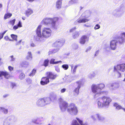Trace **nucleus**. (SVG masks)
I'll return each instance as SVG.
<instances>
[{"instance_id":"f257e3e1","label":"nucleus","mask_w":125,"mask_h":125,"mask_svg":"<svg viewBox=\"0 0 125 125\" xmlns=\"http://www.w3.org/2000/svg\"><path fill=\"white\" fill-rule=\"evenodd\" d=\"M42 26L39 25L35 31L36 35L34 36V39L37 41L43 42L51 35L52 31L49 27H44L41 30Z\"/></svg>"},{"instance_id":"f03ea898","label":"nucleus","mask_w":125,"mask_h":125,"mask_svg":"<svg viewBox=\"0 0 125 125\" xmlns=\"http://www.w3.org/2000/svg\"><path fill=\"white\" fill-rule=\"evenodd\" d=\"M125 43V32L120 34V36L118 37L116 40H113L110 42V47L112 50H115L116 48L117 44L121 45H123Z\"/></svg>"},{"instance_id":"7ed1b4c3","label":"nucleus","mask_w":125,"mask_h":125,"mask_svg":"<svg viewBox=\"0 0 125 125\" xmlns=\"http://www.w3.org/2000/svg\"><path fill=\"white\" fill-rule=\"evenodd\" d=\"M105 87L104 84L101 83L97 84H93L92 85L91 88L92 92L94 94V97L96 98L101 95L105 94H106L107 93L106 92L102 91V90Z\"/></svg>"},{"instance_id":"20e7f679","label":"nucleus","mask_w":125,"mask_h":125,"mask_svg":"<svg viewBox=\"0 0 125 125\" xmlns=\"http://www.w3.org/2000/svg\"><path fill=\"white\" fill-rule=\"evenodd\" d=\"M97 100L98 107L100 108L104 107H108L112 101L110 98L105 96L99 97Z\"/></svg>"},{"instance_id":"39448f33","label":"nucleus","mask_w":125,"mask_h":125,"mask_svg":"<svg viewBox=\"0 0 125 125\" xmlns=\"http://www.w3.org/2000/svg\"><path fill=\"white\" fill-rule=\"evenodd\" d=\"M58 18L57 17L53 18H44L41 22L45 25H50L52 28L54 29H57L58 26L56 23L58 21Z\"/></svg>"},{"instance_id":"423d86ee","label":"nucleus","mask_w":125,"mask_h":125,"mask_svg":"<svg viewBox=\"0 0 125 125\" xmlns=\"http://www.w3.org/2000/svg\"><path fill=\"white\" fill-rule=\"evenodd\" d=\"M51 99L49 97H44L38 99L36 102L37 105L39 107H42L50 104Z\"/></svg>"},{"instance_id":"0eeeda50","label":"nucleus","mask_w":125,"mask_h":125,"mask_svg":"<svg viewBox=\"0 0 125 125\" xmlns=\"http://www.w3.org/2000/svg\"><path fill=\"white\" fill-rule=\"evenodd\" d=\"M91 13V12L89 10L85 11L82 15V17L83 18H80L75 22V23L77 24V22L79 23H85L88 21L89 20L87 18L90 16Z\"/></svg>"},{"instance_id":"6e6552de","label":"nucleus","mask_w":125,"mask_h":125,"mask_svg":"<svg viewBox=\"0 0 125 125\" xmlns=\"http://www.w3.org/2000/svg\"><path fill=\"white\" fill-rule=\"evenodd\" d=\"M67 112L71 115H77L78 110L75 104L73 103L70 104L67 108Z\"/></svg>"},{"instance_id":"1a4fd4ad","label":"nucleus","mask_w":125,"mask_h":125,"mask_svg":"<svg viewBox=\"0 0 125 125\" xmlns=\"http://www.w3.org/2000/svg\"><path fill=\"white\" fill-rule=\"evenodd\" d=\"M125 7L122 4L119 8L116 9L112 12V14L116 17L121 16L125 11Z\"/></svg>"},{"instance_id":"9d476101","label":"nucleus","mask_w":125,"mask_h":125,"mask_svg":"<svg viewBox=\"0 0 125 125\" xmlns=\"http://www.w3.org/2000/svg\"><path fill=\"white\" fill-rule=\"evenodd\" d=\"M91 118L94 121H96L97 118L98 120L101 122H103L105 119V118L102 116L100 114L97 113L94 115H92Z\"/></svg>"},{"instance_id":"9b49d317","label":"nucleus","mask_w":125,"mask_h":125,"mask_svg":"<svg viewBox=\"0 0 125 125\" xmlns=\"http://www.w3.org/2000/svg\"><path fill=\"white\" fill-rule=\"evenodd\" d=\"M59 101L60 102L59 106L60 109L62 112L65 111L67 109L69 105L68 103L63 101V99L61 98H60Z\"/></svg>"},{"instance_id":"f8f14e48","label":"nucleus","mask_w":125,"mask_h":125,"mask_svg":"<svg viewBox=\"0 0 125 125\" xmlns=\"http://www.w3.org/2000/svg\"><path fill=\"white\" fill-rule=\"evenodd\" d=\"M65 41L62 39H60L56 40L52 44V46L56 48H60L64 44Z\"/></svg>"},{"instance_id":"ddd939ff","label":"nucleus","mask_w":125,"mask_h":125,"mask_svg":"<svg viewBox=\"0 0 125 125\" xmlns=\"http://www.w3.org/2000/svg\"><path fill=\"white\" fill-rule=\"evenodd\" d=\"M84 82V79H81L79 81L76 82V85L77 86V87L75 88L74 90V92L76 93V95H78L79 94V91L81 87V85Z\"/></svg>"},{"instance_id":"4468645a","label":"nucleus","mask_w":125,"mask_h":125,"mask_svg":"<svg viewBox=\"0 0 125 125\" xmlns=\"http://www.w3.org/2000/svg\"><path fill=\"white\" fill-rule=\"evenodd\" d=\"M114 71H116L117 70L124 72L125 70V64H121L114 66Z\"/></svg>"},{"instance_id":"2eb2a0df","label":"nucleus","mask_w":125,"mask_h":125,"mask_svg":"<svg viewBox=\"0 0 125 125\" xmlns=\"http://www.w3.org/2000/svg\"><path fill=\"white\" fill-rule=\"evenodd\" d=\"M108 86L110 87H111V89L113 90H115L118 88L120 86L119 83H110Z\"/></svg>"},{"instance_id":"dca6fc26","label":"nucleus","mask_w":125,"mask_h":125,"mask_svg":"<svg viewBox=\"0 0 125 125\" xmlns=\"http://www.w3.org/2000/svg\"><path fill=\"white\" fill-rule=\"evenodd\" d=\"M76 119L79 123L76 120L73 119L72 120L71 125H82V121L77 117Z\"/></svg>"},{"instance_id":"f3484780","label":"nucleus","mask_w":125,"mask_h":125,"mask_svg":"<svg viewBox=\"0 0 125 125\" xmlns=\"http://www.w3.org/2000/svg\"><path fill=\"white\" fill-rule=\"evenodd\" d=\"M89 38L87 37L86 35H83L80 39L79 42L81 44H84L86 41H88Z\"/></svg>"},{"instance_id":"a211bd4d","label":"nucleus","mask_w":125,"mask_h":125,"mask_svg":"<svg viewBox=\"0 0 125 125\" xmlns=\"http://www.w3.org/2000/svg\"><path fill=\"white\" fill-rule=\"evenodd\" d=\"M49 78L47 76L46 77H42L41 79L40 83L42 85H44L47 84L49 83Z\"/></svg>"},{"instance_id":"6ab92c4d","label":"nucleus","mask_w":125,"mask_h":125,"mask_svg":"<svg viewBox=\"0 0 125 125\" xmlns=\"http://www.w3.org/2000/svg\"><path fill=\"white\" fill-rule=\"evenodd\" d=\"M4 76L5 78L7 79L9 78L10 77V75L9 73L6 71H0V77L1 76Z\"/></svg>"},{"instance_id":"aec40b11","label":"nucleus","mask_w":125,"mask_h":125,"mask_svg":"<svg viewBox=\"0 0 125 125\" xmlns=\"http://www.w3.org/2000/svg\"><path fill=\"white\" fill-rule=\"evenodd\" d=\"M47 76L51 79H54L56 78L57 75L56 74H54L50 72H48L47 73Z\"/></svg>"},{"instance_id":"412c9836","label":"nucleus","mask_w":125,"mask_h":125,"mask_svg":"<svg viewBox=\"0 0 125 125\" xmlns=\"http://www.w3.org/2000/svg\"><path fill=\"white\" fill-rule=\"evenodd\" d=\"M63 79L66 83H70L72 81L71 77L68 76H65L64 78H63Z\"/></svg>"},{"instance_id":"4be33fe9","label":"nucleus","mask_w":125,"mask_h":125,"mask_svg":"<svg viewBox=\"0 0 125 125\" xmlns=\"http://www.w3.org/2000/svg\"><path fill=\"white\" fill-rule=\"evenodd\" d=\"M33 12L32 10L31 9H28L25 11V15L27 17H28Z\"/></svg>"},{"instance_id":"5701e85b","label":"nucleus","mask_w":125,"mask_h":125,"mask_svg":"<svg viewBox=\"0 0 125 125\" xmlns=\"http://www.w3.org/2000/svg\"><path fill=\"white\" fill-rule=\"evenodd\" d=\"M62 0H58L56 2V7L57 9H59L61 8Z\"/></svg>"},{"instance_id":"b1692460","label":"nucleus","mask_w":125,"mask_h":125,"mask_svg":"<svg viewBox=\"0 0 125 125\" xmlns=\"http://www.w3.org/2000/svg\"><path fill=\"white\" fill-rule=\"evenodd\" d=\"M6 119L9 122L10 121L15 122L16 120V118L13 115H11L7 117Z\"/></svg>"},{"instance_id":"393cba45","label":"nucleus","mask_w":125,"mask_h":125,"mask_svg":"<svg viewBox=\"0 0 125 125\" xmlns=\"http://www.w3.org/2000/svg\"><path fill=\"white\" fill-rule=\"evenodd\" d=\"M114 106L115 107V109L117 110H119L120 109H122L123 108L118 103H115L114 104Z\"/></svg>"},{"instance_id":"a878e982","label":"nucleus","mask_w":125,"mask_h":125,"mask_svg":"<svg viewBox=\"0 0 125 125\" xmlns=\"http://www.w3.org/2000/svg\"><path fill=\"white\" fill-rule=\"evenodd\" d=\"M29 65L28 62L26 61H24L21 62L20 64V65L22 67H26Z\"/></svg>"},{"instance_id":"bb28decb","label":"nucleus","mask_w":125,"mask_h":125,"mask_svg":"<svg viewBox=\"0 0 125 125\" xmlns=\"http://www.w3.org/2000/svg\"><path fill=\"white\" fill-rule=\"evenodd\" d=\"M79 35V33L78 31H76L73 33L72 34V37L75 39L77 38Z\"/></svg>"},{"instance_id":"cd10ccee","label":"nucleus","mask_w":125,"mask_h":125,"mask_svg":"<svg viewBox=\"0 0 125 125\" xmlns=\"http://www.w3.org/2000/svg\"><path fill=\"white\" fill-rule=\"evenodd\" d=\"M55 60V59H54L52 58L51 59L50 61V64H58L60 63H61L62 62V61H60L57 62H55L54 61Z\"/></svg>"},{"instance_id":"c85d7f7f","label":"nucleus","mask_w":125,"mask_h":125,"mask_svg":"<svg viewBox=\"0 0 125 125\" xmlns=\"http://www.w3.org/2000/svg\"><path fill=\"white\" fill-rule=\"evenodd\" d=\"M115 72V75L116 78H119L121 77V74L117 70L116 71H114Z\"/></svg>"},{"instance_id":"c756f323","label":"nucleus","mask_w":125,"mask_h":125,"mask_svg":"<svg viewBox=\"0 0 125 125\" xmlns=\"http://www.w3.org/2000/svg\"><path fill=\"white\" fill-rule=\"evenodd\" d=\"M32 58V56L31 52H28L27 55L26 57L27 59L31 61V60Z\"/></svg>"},{"instance_id":"7c9ffc66","label":"nucleus","mask_w":125,"mask_h":125,"mask_svg":"<svg viewBox=\"0 0 125 125\" xmlns=\"http://www.w3.org/2000/svg\"><path fill=\"white\" fill-rule=\"evenodd\" d=\"M0 110L5 114H7L8 112L7 109L1 107H0Z\"/></svg>"},{"instance_id":"2f4dec72","label":"nucleus","mask_w":125,"mask_h":125,"mask_svg":"<svg viewBox=\"0 0 125 125\" xmlns=\"http://www.w3.org/2000/svg\"><path fill=\"white\" fill-rule=\"evenodd\" d=\"M60 49L59 48H56V49H54L52 51H49V54H50L52 53H54L58 52Z\"/></svg>"},{"instance_id":"473e14b6","label":"nucleus","mask_w":125,"mask_h":125,"mask_svg":"<svg viewBox=\"0 0 125 125\" xmlns=\"http://www.w3.org/2000/svg\"><path fill=\"white\" fill-rule=\"evenodd\" d=\"M12 14L10 13H7L5 14L4 16V18L5 19H7L10 18L12 16Z\"/></svg>"},{"instance_id":"72a5a7b5","label":"nucleus","mask_w":125,"mask_h":125,"mask_svg":"<svg viewBox=\"0 0 125 125\" xmlns=\"http://www.w3.org/2000/svg\"><path fill=\"white\" fill-rule=\"evenodd\" d=\"M78 2V0H71L69 2V4L70 5L73 4L77 3Z\"/></svg>"},{"instance_id":"f704fd0d","label":"nucleus","mask_w":125,"mask_h":125,"mask_svg":"<svg viewBox=\"0 0 125 125\" xmlns=\"http://www.w3.org/2000/svg\"><path fill=\"white\" fill-rule=\"evenodd\" d=\"M49 60H48V59L45 60L43 63V65L45 67L48 66L49 63Z\"/></svg>"},{"instance_id":"c9c22d12","label":"nucleus","mask_w":125,"mask_h":125,"mask_svg":"<svg viewBox=\"0 0 125 125\" xmlns=\"http://www.w3.org/2000/svg\"><path fill=\"white\" fill-rule=\"evenodd\" d=\"M3 125H10V122L6 119L4 121Z\"/></svg>"},{"instance_id":"e433bc0d","label":"nucleus","mask_w":125,"mask_h":125,"mask_svg":"<svg viewBox=\"0 0 125 125\" xmlns=\"http://www.w3.org/2000/svg\"><path fill=\"white\" fill-rule=\"evenodd\" d=\"M25 75L23 73H21L19 75V78L21 80L24 79L25 78Z\"/></svg>"},{"instance_id":"4c0bfd02","label":"nucleus","mask_w":125,"mask_h":125,"mask_svg":"<svg viewBox=\"0 0 125 125\" xmlns=\"http://www.w3.org/2000/svg\"><path fill=\"white\" fill-rule=\"evenodd\" d=\"M36 72V70L33 69L29 75L30 76H33L34 75Z\"/></svg>"},{"instance_id":"58836bf2","label":"nucleus","mask_w":125,"mask_h":125,"mask_svg":"<svg viewBox=\"0 0 125 125\" xmlns=\"http://www.w3.org/2000/svg\"><path fill=\"white\" fill-rule=\"evenodd\" d=\"M62 67L64 70H66L68 68V66L67 64H63L62 66Z\"/></svg>"},{"instance_id":"ea45409f","label":"nucleus","mask_w":125,"mask_h":125,"mask_svg":"<svg viewBox=\"0 0 125 125\" xmlns=\"http://www.w3.org/2000/svg\"><path fill=\"white\" fill-rule=\"evenodd\" d=\"M11 37L14 40L16 41H17V35L12 34L11 35Z\"/></svg>"},{"instance_id":"a19ab883","label":"nucleus","mask_w":125,"mask_h":125,"mask_svg":"<svg viewBox=\"0 0 125 125\" xmlns=\"http://www.w3.org/2000/svg\"><path fill=\"white\" fill-rule=\"evenodd\" d=\"M15 20V19H14L10 21L9 23L10 24H11L12 25V27L14 25Z\"/></svg>"},{"instance_id":"79ce46f5","label":"nucleus","mask_w":125,"mask_h":125,"mask_svg":"<svg viewBox=\"0 0 125 125\" xmlns=\"http://www.w3.org/2000/svg\"><path fill=\"white\" fill-rule=\"evenodd\" d=\"M78 66V65H75L74 67V68L73 69V74H75V73L76 72V69H77V68Z\"/></svg>"},{"instance_id":"37998d69","label":"nucleus","mask_w":125,"mask_h":125,"mask_svg":"<svg viewBox=\"0 0 125 125\" xmlns=\"http://www.w3.org/2000/svg\"><path fill=\"white\" fill-rule=\"evenodd\" d=\"M6 31H5L2 33H0V40L2 38L4 35Z\"/></svg>"},{"instance_id":"c03bdc74","label":"nucleus","mask_w":125,"mask_h":125,"mask_svg":"<svg viewBox=\"0 0 125 125\" xmlns=\"http://www.w3.org/2000/svg\"><path fill=\"white\" fill-rule=\"evenodd\" d=\"M73 48L74 49L76 50L78 49V46L77 44H74L73 45Z\"/></svg>"},{"instance_id":"a18cd8bd","label":"nucleus","mask_w":125,"mask_h":125,"mask_svg":"<svg viewBox=\"0 0 125 125\" xmlns=\"http://www.w3.org/2000/svg\"><path fill=\"white\" fill-rule=\"evenodd\" d=\"M10 61L11 62L14 61L15 60V58H14V56L13 55H11L10 57Z\"/></svg>"},{"instance_id":"49530a36","label":"nucleus","mask_w":125,"mask_h":125,"mask_svg":"<svg viewBox=\"0 0 125 125\" xmlns=\"http://www.w3.org/2000/svg\"><path fill=\"white\" fill-rule=\"evenodd\" d=\"M100 28V25L98 24H97L95 26L94 29L95 30H97L99 29Z\"/></svg>"},{"instance_id":"de8ad7c7","label":"nucleus","mask_w":125,"mask_h":125,"mask_svg":"<svg viewBox=\"0 0 125 125\" xmlns=\"http://www.w3.org/2000/svg\"><path fill=\"white\" fill-rule=\"evenodd\" d=\"M95 76L94 73H92L90 74L89 75V77L90 78H92L94 77Z\"/></svg>"},{"instance_id":"09e8293b","label":"nucleus","mask_w":125,"mask_h":125,"mask_svg":"<svg viewBox=\"0 0 125 125\" xmlns=\"http://www.w3.org/2000/svg\"><path fill=\"white\" fill-rule=\"evenodd\" d=\"M92 49V47L90 46L88 47L86 49L85 52H86L89 51Z\"/></svg>"},{"instance_id":"8fccbe9b","label":"nucleus","mask_w":125,"mask_h":125,"mask_svg":"<svg viewBox=\"0 0 125 125\" xmlns=\"http://www.w3.org/2000/svg\"><path fill=\"white\" fill-rule=\"evenodd\" d=\"M19 27H22V23L20 21H19L18 24L17 25Z\"/></svg>"},{"instance_id":"3c124183","label":"nucleus","mask_w":125,"mask_h":125,"mask_svg":"<svg viewBox=\"0 0 125 125\" xmlns=\"http://www.w3.org/2000/svg\"><path fill=\"white\" fill-rule=\"evenodd\" d=\"M8 68L9 70L11 71L13 69V68L10 66H9L8 67Z\"/></svg>"},{"instance_id":"603ef678","label":"nucleus","mask_w":125,"mask_h":125,"mask_svg":"<svg viewBox=\"0 0 125 125\" xmlns=\"http://www.w3.org/2000/svg\"><path fill=\"white\" fill-rule=\"evenodd\" d=\"M18 27H19L17 25H15L13 26V29L14 30H15L18 29Z\"/></svg>"},{"instance_id":"864d4df0","label":"nucleus","mask_w":125,"mask_h":125,"mask_svg":"<svg viewBox=\"0 0 125 125\" xmlns=\"http://www.w3.org/2000/svg\"><path fill=\"white\" fill-rule=\"evenodd\" d=\"M4 39L7 41H8V40H9V41H12V40L9 39V38L7 36H5L4 37Z\"/></svg>"},{"instance_id":"5fc2aeb1","label":"nucleus","mask_w":125,"mask_h":125,"mask_svg":"<svg viewBox=\"0 0 125 125\" xmlns=\"http://www.w3.org/2000/svg\"><path fill=\"white\" fill-rule=\"evenodd\" d=\"M66 90V89L65 88H63L61 90V93H64L65 92Z\"/></svg>"},{"instance_id":"6e6d98bb","label":"nucleus","mask_w":125,"mask_h":125,"mask_svg":"<svg viewBox=\"0 0 125 125\" xmlns=\"http://www.w3.org/2000/svg\"><path fill=\"white\" fill-rule=\"evenodd\" d=\"M84 26L87 27H90L91 26L88 23L84 24Z\"/></svg>"},{"instance_id":"4d7b16f0","label":"nucleus","mask_w":125,"mask_h":125,"mask_svg":"<svg viewBox=\"0 0 125 125\" xmlns=\"http://www.w3.org/2000/svg\"><path fill=\"white\" fill-rule=\"evenodd\" d=\"M76 29V28L75 27L72 28L71 29H70V30L69 32H73L74 30Z\"/></svg>"},{"instance_id":"13d9d810","label":"nucleus","mask_w":125,"mask_h":125,"mask_svg":"<svg viewBox=\"0 0 125 125\" xmlns=\"http://www.w3.org/2000/svg\"><path fill=\"white\" fill-rule=\"evenodd\" d=\"M55 69L56 71L57 72H60L59 68L58 67H56L55 68Z\"/></svg>"},{"instance_id":"bf43d9fd","label":"nucleus","mask_w":125,"mask_h":125,"mask_svg":"<svg viewBox=\"0 0 125 125\" xmlns=\"http://www.w3.org/2000/svg\"><path fill=\"white\" fill-rule=\"evenodd\" d=\"M21 41L22 40H20L18 42H17L16 44V45H17L20 44L21 42Z\"/></svg>"},{"instance_id":"052dcab7","label":"nucleus","mask_w":125,"mask_h":125,"mask_svg":"<svg viewBox=\"0 0 125 125\" xmlns=\"http://www.w3.org/2000/svg\"><path fill=\"white\" fill-rule=\"evenodd\" d=\"M32 122L38 124L36 122V119H33L32 120Z\"/></svg>"},{"instance_id":"680f3d73","label":"nucleus","mask_w":125,"mask_h":125,"mask_svg":"<svg viewBox=\"0 0 125 125\" xmlns=\"http://www.w3.org/2000/svg\"><path fill=\"white\" fill-rule=\"evenodd\" d=\"M30 45L32 47H34L35 46V45L33 43H31Z\"/></svg>"},{"instance_id":"e2e57ef3","label":"nucleus","mask_w":125,"mask_h":125,"mask_svg":"<svg viewBox=\"0 0 125 125\" xmlns=\"http://www.w3.org/2000/svg\"><path fill=\"white\" fill-rule=\"evenodd\" d=\"M11 85L12 86V88L16 85V84L15 83H11Z\"/></svg>"},{"instance_id":"0e129e2a","label":"nucleus","mask_w":125,"mask_h":125,"mask_svg":"<svg viewBox=\"0 0 125 125\" xmlns=\"http://www.w3.org/2000/svg\"><path fill=\"white\" fill-rule=\"evenodd\" d=\"M82 125H89L88 123H83V121H82Z\"/></svg>"},{"instance_id":"69168bd1","label":"nucleus","mask_w":125,"mask_h":125,"mask_svg":"<svg viewBox=\"0 0 125 125\" xmlns=\"http://www.w3.org/2000/svg\"><path fill=\"white\" fill-rule=\"evenodd\" d=\"M98 51H96L95 53V55L96 56L97 55V54L98 53Z\"/></svg>"},{"instance_id":"338daca9","label":"nucleus","mask_w":125,"mask_h":125,"mask_svg":"<svg viewBox=\"0 0 125 125\" xmlns=\"http://www.w3.org/2000/svg\"><path fill=\"white\" fill-rule=\"evenodd\" d=\"M2 7V5L1 4H0V8H1Z\"/></svg>"},{"instance_id":"774afa93","label":"nucleus","mask_w":125,"mask_h":125,"mask_svg":"<svg viewBox=\"0 0 125 125\" xmlns=\"http://www.w3.org/2000/svg\"><path fill=\"white\" fill-rule=\"evenodd\" d=\"M22 19L23 20H25V17H22Z\"/></svg>"}]
</instances>
